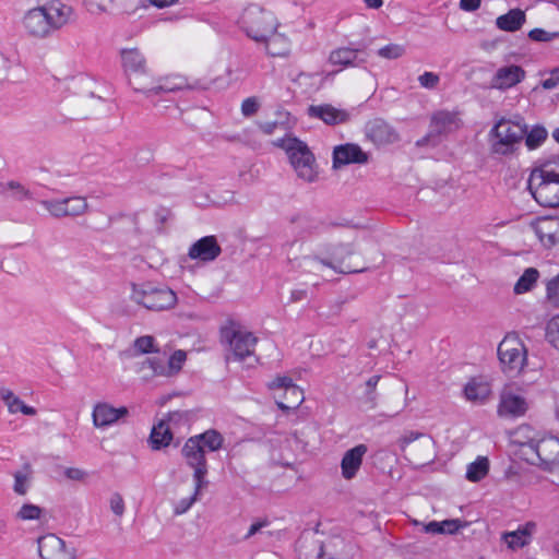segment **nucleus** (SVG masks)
<instances>
[{
    "instance_id": "obj_23",
    "label": "nucleus",
    "mask_w": 559,
    "mask_h": 559,
    "mask_svg": "<svg viewBox=\"0 0 559 559\" xmlns=\"http://www.w3.org/2000/svg\"><path fill=\"white\" fill-rule=\"evenodd\" d=\"M535 532L536 524L534 522H526L515 531L502 533L501 539L507 544L509 549L518 550L531 543Z\"/></svg>"
},
{
    "instance_id": "obj_10",
    "label": "nucleus",
    "mask_w": 559,
    "mask_h": 559,
    "mask_svg": "<svg viewBox=\"0 0 559 559\" xmlns=\"http://www.w3.org/2000/svg\"><path fill=\"white\" fill-rule=\"evenodd\" d=\"M222 340L228 344L227 360L241 361L254 353L258 338L249 331L231 323L222 330Z\"/></svg>"
},
{
    "instance_id": "obj_39",
    "label": "nucleus",
    "mask_w": 559,
    "mask_h": 559,
    "mask_svg": "<svg viewBox=\"0 0 559 559\" xmlns=\"http://www.w3.org/2000/svg\"><path fill=\"white\" fill-rule=\"evenodd\" d=\"M539 273L534 267H528L514 285V293L520 295L530 292L536 283Z\"/></svg>"
},
{
    "instance_id": "obj_36",
    "label": "nucleus",
    "mask_w": 559,
    "mask_h": 559,
    "mask_svg": "<svg viewBox=\"0 0 559 559\" xmlns=\"http://www.w3.org/2000/svg\"><path fill=\"white\" fill-rule=\"evenodd\" d=\"M358 51L347 47L338 48L330 53L329 61L334 66H358Z\"/></svg>"
},
{
    "instance_id": "obj_53",
    "label": "nucleus",
    "mask_w": 559,
    "mask_h": 559,
    "mask_svg": "<svg viewBox=\"0 0 559 559\" xmlns=\"http://www.w3.org/2000/svg\"><path fill=\"white\" fill-rule=\"evenodd\" d=\"M109 508L110 511L116 515L121 518L126 510V504L123 497L119 492L111 493L109 498Z\"/></svg>"
},
{
    "instance_id": "obj_60",
    "label": "nucleus",
    "mask_w": 559,
    "mask_h": 559,
    "mask_svg": "<svg viewBox=\"0 0 559 559\" xmlns=\"http://www.w3.org/2000/svg\"><path fill=\"white\" fill-rule=\"evenodd\" d=\"M269 524H270V522L267 519H261V520L253 522L250 525L247 534L243 536V539L248 540L251 537H253L254 535L261 533L264 527L269 526Z\"/></svg>"
},
{
    "instance_id": "obj_2",
    "label": "nucleus",
    "mask_w": 559,
    "mask_h": 559,
    "mask_svg": "<svg viewBox=\"0 0 559 559\" xmlns=\"http://www.w3.org/2000/svg\"><path fill=\"white\" fill-rule=\"evenodd\" d=\"M516 442L522 447V452L532 464L540 466L545 471L552 472L559 468V438L552 435H539L527 426H520L516 431Z\"/></svg>"
},
{
    "instance_id": "obj_40",
    "label": "nucleus",
    "mask_w": 559,
    "mask_h": 559,
    "mask_svg": "<svg viewBox=\"0 0 559 559\" xmlns=\"http://www.w3.org/2000/svg\"><path fill=\"white\" fill-rule=\"evenodd\" d=\"M67 216H80L86 213L88 204L83 197H70L63 199Z\"/></svg>"
},
{
    "instance_id": "obj_17",
    "label": "nucleus",
    "mask_w": 559,
    "mask_h": 559,
    "mask_svg": "<svg viewBox=\"0 0 559 559\" xmlns=\"http://www.w3.org/2000/svg\"><path fill=\"white\" fill-rule=\"evenodd\" d=\"M532 227L545 247L550 248L559 243V217H539Z\"/></svg>"
},
{
    "instance_id": "obj_22",
    "label": "nucleus",
    "mask_w": 559,
    "mask_h": 559,
    "mask_svg": "<svg viewBox=\"0 0 559 559\" xmlns=\"http://www.w3.org/2000/svg\"><path fill=\"white\" fill-rule=\"evenodd\" d=\"M127 414L128 408L124 406L116 408L108 403H98L93 409V424L97 428L106 427L112 425Z\"/></svg>"
},
{
    "instance_id": "obj_27",
    "label": "nucleus",
    "mask_w": 559,
    "mask_h": 559,
    "mask_svg": "<svg viewBox=\"0 0 559 559\" xmlns=\"http://www.w3.org/2000/svg\"><path fill=\"white\" fill-rule=\"evenodd\" d=\"M264 44L265 52L271 57H287L290 51L289 39L275 31L261 41Z\"/></svg>"
},
{
    "instance_id": "obj_3",
    "label": "nucleus",
    "mask_w": 559,
    "mask_h": 559,
    "mask_svg": "<svg viewBox=\"0 0 559 559\" xmlns=\"http://www.w3.org/2000/svg\"><path fill=\"white\" fill-rule=\"evenodd\" d=\"M528 189L542 206L559 205V156L531 173Z\"/></svg>"
},
{
    "instance_id": "obj_12",
    "label": "nucleus",
    "mask_w": 559,
    "mask_h": 559,
    "mask_svg": "<svg viewBox=\"0 0 559 559\" xmlns=\"http://www.w3.org/2000/svg\"><path fill=\"white\" fill-rule=\"evenodd\" d=\"M129 86L136 94H141L145 98H152L159 96L163 93L173 92L176 90L175 86H168L162 83L159 79H156L151 71L147 69L133 73L127 78Z\"/></svg>"
},
{
    "instance_id": "obj_44",
    "label": "nucleus",
    "mask_w": 559,
    "mask_h": 559,
    "mask_svg": "<svg viewBox=\"0 0 559 559\" xmlns=\"http://www.w3.org/2000/svg\"><path fill=\"white\" fill-rule=\"evenodd\" d=\"M355 253V248L352 242L347 243H338L334 246L331 251L330 255L338 264H343V262L346 260L347 257Z\"/></svg>"
},
{
    "instance_id": "obj_14",
    "label": "nucleus",
    "mask_w": 559,
    "mask_h": 559,
    "mask_svg": "<svg viewBox=\"0 0 559 559\" xmlns=\"http://www.w3.org/2000/svg\"><path fill=\"white\" fill-rule=\"evenodd\" d=\"M528 408L526 400L511 390H503L497 413L503 418H516L523 416Z\"/></svg>"
},
{
    "instance_id": "obj_41",
    "label": "nucleus",
    "mask_w": 559,
    "mask_h": 559,
    "mask_svg": "<svg viewBox=\"0 0 559 559\" xmlns=\"http://www.w3.org/2000/svg\"><path fill=\"white\" fill-rule=\"evenodd\" d=\"M44 510L33 503H24L16 511L15 519L19 521H35L39 520L43 516Z\"/></svg>"
},
{
    "instance_id": "obj_62",
    "label": "nucleus",
    "mask_w": 559,
    "mask_h": 559,
    "mask_svg": "<svg viewBox=\"0 0 559 559\" xmlns=\"http://www.w3.org/2000/svg\"><path fill=\"white\" fill-rule=\"evenodd\" d=\"M559 85V68L550 71V78L540 82L544 90H554Z\"/></svg>"
},
{
    "instance_id": "obj_11",
    "label": "nucleus",
    "mask_w": 559,
    "mask_h": 559,
    "mask_svg": "<svg viewBox=\"0 0 559 559\" xmlns=\"http://www.w3.org/2000/svg\"><path fill=\"white\" fill-rule=\"evenodd\" d=\"M182 455L189 467L193 469V480L198 488H205L209 484L206 480L207 464L205 460V450L199 445L197 439H188L182 447Z\"/></svg>"
},
{
    "instance_id": "obj_43",
    "label": "nucleus",
    "mask_w": 559,
    "mask_h": 559,
    "mask_svg": "<svg viewBox=\"0 0 559 559\" xmlns=\"http://www.w3.org/2000/svg\"><path fill=\"white\" fill-rule=\"evenodd\" d=\"M186 359H187L186 352H183L181 349L176 350L166 361L168 377H173L176 373H178L181 370L182 365L186 361Z\"/></svg>"
},
{
    "instance_id": "obj_42",
    "label": "nucleus",
    "mask_w": 559,
    "mask_h": 559,
    "mask_svg": "<svg viewBox=\"0 0 559 559\" xmlns=\"http://www.w3.org/2000/svg\"><path fill=\"white\" fill-rule=\"evenodd\" d=\"M525 144L530 150L538 147L547 138V131L544 127H534L525 134Z\"/></svg>"
},
{
    "instance_id": "obj_24",
    "label": "nucleus",
    "mask_w": 559,
    "mask_h": 559,
    "mask_svg": "<svg viewBox=\"0 0 559 559\" xmlns=\"http://www.w3.org/2000/svg\"><path fill=\"white\" fill-rule=\"evenodd\" d=\"M344 540L338 536H332L325 540L311 542L312 552L316 559H338L342 556Z\"/></svg>"
},
{
    "instance_id": "obj_59",
    "label": "nucleus",
    "mask_w": 559,
    "mask_h": 559,
    "mask_svg": "<svg viewBox=\"0 0 559 559\" xmlns=\"http://www.w3.org/2000/svg\"><path fill=\"white\" fill-rule=\"evenodd\" d=\"M64 476L74 481H84L88 477V473L79 467H67L64 469Z\"/></svg>"
},
{
    "instance_id": "obj_4",
    "label": "nucleus",
    "mask_w": 559,
    "mask_h": 559,
    "mask_svg": "<svg viewBox=\"0 0 559 559\" xmlns=\"http://www.w3.org/2000/svg\"><path fill=\"white\" fill-rule=\"evenodd\" d=\"M276 145L286 152L298 179L308 183L317 181L319 177L318 164L305 142L297 138H286L280 140Z\"/></svg>"
},
{
    "instance_id": "obj_30",
    "label": "nucleus",
    "mask_w": 559,
    "mask_h": 559,
    "mask_svg": "<svg viewBox=\"0 0 559 559\" xmlns=\"http://www.w3.org/2000/svg\"><path fill=\"white\" fill-rule=\"evenodd\" d=\"M490 393L491 389L489 383L479 379L469 380L464 388L466 400L473 403H484Z\"/></svg>"
},
{
    "instance_id": "obj_16",
    "label": "nucleus",
    "mask_w": 559,
    "mask_h": 559,
    "mask_svg": "<svg viewBox=\"0 0 559 559\" xmlns=\"http://www.w3.org/2000/svg\"><path fill=\"white\" fill-rule=\"evenodd\" d=\"M366 135L377 145L392 144L399 140V133L381 118L372 119L366 124Z\"/></svg>"
},
{
    "instance_id": "obj_56",
    "label": "nucleus",
    "mask_w": 559,
    "mask_h": 559,
    "mask_svg": "<svg viewBox=\"0 0 559 559\" xmlns=\"http://www.w3.org/2000/svg\"><path fill=\"white\" fill-rule=\"evenodd\" d=\"M528 37L534 41H550L559 37V32H547L543 28H534L530 31Z\"/></svg>"
},
{
    "instance_id": "obj_1",
    "label": "nucleus",
    "mask_w": 559,
    "mask_h": 559,
    "mask_svg": "<svg viewBox=\"0 0 559 559\" xmlns=\"http://www.w3.org/2000/svg\"><path fill=\"white\" fill-rule=\"evenodd\" d=\"M72 19L71 5L52 0L27 10L22 17V26L29 37L44 39L69 24Z\"/></svg>"
},
{
    "instance_id": "obj_33",
    "label": "nucleus",
    "mask_w": 559,
    "mask_h": 559,
    "mask_svg": "<svg viewBox=\"0 0 559 559\" xmlns=\"http://www.w3.org/2000/svg\"><path fill=\"white\" fill-rule=\"evenodd\" d=\"M139 371L143 373V378L146 380L154 377H168L166 361L159 357L145 358L140 364Z\"/></svg>"
},
{
    "instance_id": "obj_25",
    "label": "nucleus",
    "mask_w": 559,
    "mask_h": 559,
    "mask_svg": "<svg viewBox=\"0 0 559 559\" xmlns=\"http://www.w3.org/2000/svg\"><path fill=\"white\" fill-rule=\"evenodd\" d=\"M461 127V119L457 111L439 110L431 117V128L441 134L452 132Z\"/></svg>"
},
{
    "instance_id": "obj_13",
    "label": "nucleus",
    "mask_w": 559,
    "mask_h": 559,
    "mask_svg": "<svg viewBox=\"0 0 559 559\" xmlns=\"http://www.w3.org/2000/svg\"><path fill=\"white\" fill-rule=\"evenodd\" d=\"M38 554L41 559H74L75 549L55 534H46L37 539Z\"/></svg>"
},
{
    "instance_id": "obj_47",
    "label": "nucleus",
    "mask_w": 559,
    "mask_h": 559,
    "mask_svg": "<svg viewBox=\"0 0 559 559\" xmlns=\"http://www.w3.org/2000/svg\"><path fill=\"white\" fill-rule=\"evenodd\" d=\"M87 11L92 14L109 13L116 0H83Z\"/></svg>"
},
{
    "instance_id": "obj_26",
    "label": "nucleus",
    "mask_w": 559,
    "mask_h": 559,
    "mask_svg": "<svg viewBox=\"0 0 559 559\" xmlns=\"http://www.w3.org/2000/svg\"><path fill=\"white\" fill-rule=\"evenodd\" d=\"M121 61L127 78L147 69L146 59L138 48L122 49Z\"/></svg>"
},
{
    "instance_id": "obj_51",
    "label": "nucleus",
    "mask_w": 559,
    "mask_h": 559,
    "mask_svg": "<svg viewBox=\"0 0 559 559\" xmlns=\"http://www.w3.org/2000/svg\"><path fill=\"white\" fill-rule=\"evenodd\" d=\"M547 337L559 349V316H555L547 324Z\"/></svg>"
},
{
    "instance_id": "obj_7",
    "label": "nucleus",
    "mask_w": 559,
    "mask_h": 559,
    "mask_svg": "<svg viewBox=\"0 0 559 559\" xmlns=\"http://www.w3.org/2000/svg\"><path fill=\"white\" fill-rule=\"evenodd\" d=\"M130 297L138 305L153 311L168 310L177 304V295L174 290L151 284H132Z\"/></svg>"
},
{
    "instance_id": "obj_9",
    "label": "nucleus",
    "mask_w": 559,
    "mask_h": 559,
    "mask_svg": "<svg viewBox=\"0 0 559 559\" xmlns=\"http://www.w3.org/2000/svg\"><path fill=\"white\" fill-rule=\"evenodd\" d=\"M498 357L503 372L516 376L526 365L527 349L518 334L509 333L498 346Z\"/></svg>"
},
{
    "instance_id": "obj_35",
    "label": "nucleus",
    "mask_w": 559,
    "mask_h": 559,
    "mask_svg": "<svg viewBox=\"0 0 559 559\" xmlns=\"http://www.w3.org/2000/svg\"><path fill=\"white\" fill-rule=\"evenodd\" d=\"M286 402L277 400V406L283 411L296 409L305 400L304 391L298 385H290L286 392H283Z\"/></svg>"
},
{
    "instance_id": "obj_15",
    "label": "nucleus",
    "mask_w": 559,
    "mask_h": 559,
    "mask_svg": "<svg viewBox=\"0 0 559 559\" xmlns=\"http://www.w3.org/2000/svg\"><path fill=\"white\" fill-rule=\"evenodd\" d=\"M525 76L526 72L522 67L510 64L496 71L490 85L492 88L506 91L521 83Z\"/></svg>"
},
{
    "instance_id": "obj_52",
    "label": "nucleus",
    "mask_w": 559,
    "mask_h": 559,
    "mask_svg": "<svg viewBox=\"0 0 559 559\" xmlns=\"http://www.w3.org/2000/svg\"><path fill=\"white\" fill-rule=\"evenodd\" d=\"M10 185L14 186V188H10L9 193H11V195L15 200L23 201V200L33 199L31 191L28 189H26L21 182L15 181V180H10Z\"/></svg>"
},
{
    "instance_id": "obj_29",
    "label": "nucleus",
    "mask_w": 559,
    "mask_h": 559,
    "mask_svg": "<svg viewBox=\"0 0 559 559\" xmlns=\"http://www.w3.org/2000/svg\"><path fill=\"white\" fill-rule=\"evenodd\" d=\"M0 399L7 405L10 414H16L19 412L27 416H35L37 414V411L34 407L26 405L8 388L0 389Z\"/></svg>"
},
{
    "instance_id": "obj_46",
    "label": "nucleus",
    "mask_w": 559,
    "mask_h": 559,
    "mask_svg": "<svg viewBox=\"0 0 559 559\" xmlns=\"http://www.w3.org/2000/svg\"><path fill=\"white\" fill-rule=\"evenodd\" d=\"M202 489L203 488L197 489V483H194L193 493L190 497L180 499L174 507V513L176 515H181L186 513L193 506V503L199 500V496Z\"/></svg>"
},
{
    "instance_id": "obj_5",
    "label": "nucleus",
    "mask_w": 559,
    "mask_h": 559,
    "mask_svg": "<svg viewBox=\"0 0 559 559\" xmlns=\"http://www.w3.org/2000/svg\"><path fill=\"white\" fill-rule=\"evenodd\" d=\"M526 132L527 126L525 123L506 118L499 119L488 134L491 152L498 155L514 153Z\"/></svg>"
},
{
    "instance_id": "obj_38",
    "label": "nucleus",
    "mask_w": 559,
    "mask_h": 559,
    "mask_svg": "<svg viewBox=\"0 0 559 559\" xmlns=\"http://www.w3.org/2000/svg\"><path fill=\"white\" fill-rule=\"evenodd\" d=\"M489 471V461L487 457H478L475 462L467 465L466 478L469 481H479Z\"/></svg>"
},
{
    "instance_id": "obj_32",
    "label": "nucleus",
    "mask_w": 559,
    "mask_h": 559,
    "mask_svg": "<svg viewBox=\"0 0 559 559\" xmlns=\"http://www.w3.org/2000/svg\"><path fill=\"white\" fill-rule=\"evenodd\" d=\"M33 476L34 471L32 465L29 463H25L22 468L13 473V491L19 496H25L31 488Z\"/></svg>"
},
{
    "instance_id": "obj_19",
    "label": "nucleus",
    "mask_w": 559,
    "mask_h": 559,
    "mask_svg": "<svg viewBox=\"0 0 559 559\" xmlns=\"http://www.w3.org/2000/svg\"><path fill=\"white\" fill-rule=\"evenodd\" d=\"M308 116L322 120L326 124H340L349 120V112L330 104L311 105L307 109Z\"/></svg>"
},
{
    "instance_id": "obj_20",
    "label": "nucleus",
    "mask_w": 559,
    "mask_h": 559,
    "mask_svg": "<svg viewBox=\"0 0 559 559\" xmlns=\"http://www.w3.org/2000/svg\"><path fill=\"white\" fill-rule=\"evenodd\" d=\"M368 160L367 154L356 144H344L334 147L333 168L348 164H364Z\"/></svg>"
},
{
    "instance_id": "obj_31",
    "label": "nucleus",
    "mask_w": 559,
    "mask_h": 559,
    "mask_svg": "<svg viewBox=\"0 0 559 559\" xmlns=\"http://www.w3.org/2000/svg\"><path fill=\"white\" fill-rule=\"evenodd\" d=\"M173 440V432L169 429V424L165 420H160L158 424L153 426L150 436V442L153 450H159L168 447Z\"/></svg>"
},
{
    "instance_id": "obj_57",
    "label": "nucleus",
    "mask_w": 559,
    "mask_h": 559,
    "mask_svg": "<svg viewBox=\"0 0 559 559\" xmlns=\"http://www.w3.org/2000/svg\"><path fill=\"white\" fill-rule=\"evenodd\" d=\"M547 297L557 307H559V275L547 284Z\"/></svg>"
},
{
    "instance_id": "obj_58",
    "label": "nucleus",
    "mask_w": 559,
    "mask_h": 559,
    "mask_svg": "<svg viewBox=\"0 0 559 559\" xmlns=\"http://www.w3.org/2000/svg\"><path fill=\"white\" fill-rule=\"evenodd\" d=\"M290 385L296 384L293 383V380L289 377L278 376L272 382L269 383V389L286 392L287 388H289Z\"/></svg>"
},
{
    "instance_id": "obj_45",
    "label": "nucleus",
    "mask_w": 559,
    "mask_h": 559,
    "mask_svg": "<svg viewBox=\"0 0 559 559\" xmlns=\"http://www.w3.org/2000/svg\"><path fill=\"white\" fill-rule=\"evenodd\" d=\"M40 204L51 216L56 218L67 217V210L64 207L63 199L41 200Z\"/></svg>"
},
{
    "instance_id": "obj_50",
    "label": "nucleus",
    "mask_w": 559,
    "mask_h": 559,
    "mask_svg": "<svg viewBox=\"0 0 559 559\" xmlns=\"http://www.w3.org/2000/svg\"><path fill=\"white\" fill-rule=\"evenodd\" d=\"M154 343L155 340L153 336L144 335L135 338L133 346L134 349L140 354H147L152 352H157L156 349H154Z\"/></svg>"
},
{
    "instance_id": "obj_55",
    "label": "nucleus",
    "mask_w": 559,
    "mask_h": 559,
    "mask_svg": "<svg viewBox=\"0 0 559 559\" xmlns=\"http://www.w3.org/2000/svg\"><path fill=\"white\" fill-rule=\"evenodd\" d=\"M167 424H169V429L178 428L181 425H186L188 421V413L181 411H175L167 415V418L164 419Z\"/></svg>"
},
{
    "instance_id": "obj_21",
    "label": "nucleus",
    "mask_w": 559,
    "mask_h": 559,
    "mask_svg": "<svg viewBox=\"0 0 559 559\" xmlns=\"http://www.w3.org/2000/svg\"><path fill=\"white\" fill-rule=\"evenodd\" d=\"M367 451L366 444H358L344 453L341 461V471L345 479H353L357 475Z\"/></svg>"
},
{
    "instance_id": "obj_18",
    "label": "nucleus",
    "mask_w": 559,
    "mask_h": 559,
    "mask_svg": "<svg viewBox=\"0 0 559 559\" xmlns=\"http://www.w3.org/2000/svg\"><path fill=\"white\" fill-rule=\"evenodd\" d=\"M222 252V249L214 236H205L197 240L189 249L188 255L191 260L211 262Z\"/></svg>"
},
{
    "instance_id": "obj_6",
    "label": "nucleus",
    "mask_w": 559,
    "mask_h": 559,
    "mask_svg": "<svg viewBox=\"0 0 559 559\" xmlns=\"http://www.w3.org/2000/svg\"><path fill=\"white\" fill-rule=\"evenodd\" d=\"M239 24L246 35L255 43H261L278 27L274 14L257 4H251L243 10Z\"/></svg>"
},
{
    "instance_id": "obj_37",
    "label": "nucleus",
    "mask_w": 559,
    "mask_h": 559,
    "mask_svg": "<svg viewBox=\"0 0 559 559\" xmlns=\"http://www.w3.org/2000/svg\"><path fill=\"white\" fill-rule=\"evenodd\" d=\"M190 439H197L199 445L203 447V450L206 448L212 452L219 450L224 441L222 435L218 431L212 429L206 430L201 435L191 437Z\"/></svg>"
},
{
    "instance_id": "obj_63",
    "label": "nucleus",
    "mask_w": 559,
    "mask_h": 559,
    "mask_svg": "<svg viewBox=\"0 0 559 559\" xmlns=\"http://www.w3.org/2000/svg\"><path fill=\"white\" fill-rule=\"evenodd\" d=\"M481 0H460V8L466 12H473L480 7Z\"/></svg>"
},
{
    "instance_id": "obj_64",
    "label": "nucleus",
    "mask_w": 559,
    "mask_h": 559,
    "mask_svg": "<svg viewBox=\"0 0 559 559\" xmlns=\"http://www.w3.org/2000/svg\"><path fill=\"white\" fill-rule=\"evenodd\" d=\"M307 297V290L306 289H294L290 293L289 301L290 302H298L302 301Z\"/></svg>"
},
{
    "instance_id": "obj_8",
    "label": "nucleus",
    "mask_w": 559,
    "mask_h": 559,
    "mask_svg": "<svg viewBox=\"0 0 559 559\" xmlns=\"http://www.w3.org/2000/svg\"><path fill=\"white\" fill-rule=\"evenodd\" d=\"M404 457L416 465L429 463L435 457L433 439L421 432L408 431L396 441Z\"/></svg>"
},
{
    "instance_id": "obj_54",
    "label": "nucleus",
    "mask_w": 559,
    "mask_h": 559,
    "mask_svg": "<svg viewBox=\"0 0 559 559\" xmlns=\"http://www.w3.org/2000/svg\"><path fill=\"white\" fill-rule=\"evenodd\" d=\"M440 82V76L437 73L426 71L418 76V83L421 87L435 90Z\"/></svg>"
},
{
    "instance_id": "obj_61",
    "label": "nucleus",
    "mask_w": 559,
    "mask_h": 559,
    "mask_svg": "<svg viewBox=\"0 0 559 559\" xmlns=\"http://www.w3.org/2000/svg\"><path fill=\"white\" fill-rule=\"evenodd\" d=\"M259 103L254 97L246 98L241 104V112L243 116L249 117L257 112Z\"/></svg>"
},
{
    "instance_id": "obj_34",
    "label": "nucleus",
    "mask_w": 559,
    "mask_h": 559,
    "mask_svg": "<svg viewBox=\"0 0 559 559\" xmlns=\"http://www.w3.org/2000/svg\"><path fill=\"white\" fill-rule=\"evenodd\" d=\"M465 526H467V522L451 519L441 522L431 521L424 525V531L430 534H455L460 528Z\"/></svg>"
},
{
    "instance_id": "obj_49",
    "label": "nucleus",
    "mask_w": 559,
    "mask_h": 559,
    "mask_svg": "<svg viewBox=\"0 0 559 559\" xmlns=\"http://www.w3.org/2000/svg\"><path fill=\"white\" fill-rule=\"evenodd\" d=\"M380 379H381V376L374 374V376L370 377L366 381V383H365V386H366V392H365L366 401L370 405V407H372V408L377 405L376 388H377Z\"/></svg>"
},
{
    "instance_id": "obj_48",
    "label": "nucleus",
    "mask_w": 559,
    "mask_h": 559,
    "mask_svg": "<svg viewBox=\"0 0 559 559\" xmlns=\"http://www.w3.org/2000/svg\"><path fill=\"white\" fill-rule=\"evenodd\" d=\"M406 52V49L403 45L400 44H389L378 50V56L383 59H399L403 57Z\"/></svg>"
},
{
    "instance_id": "obj_28",
    "label": "nucleus",
    "mask_w": 559,
    "mask_h": 559,
    "mask_svg": "<svg viewBox=\"0 0 559 559\" xmlns=\"http://www.w3.org/2000/svg\"><path fill=\"white\" fill-rule=\"evenodd\" d=\"M526 21L525 12L521 9H511L508 13L496 19V26L504 32L519 31Z\"/></svg>"
}]
</instances>
